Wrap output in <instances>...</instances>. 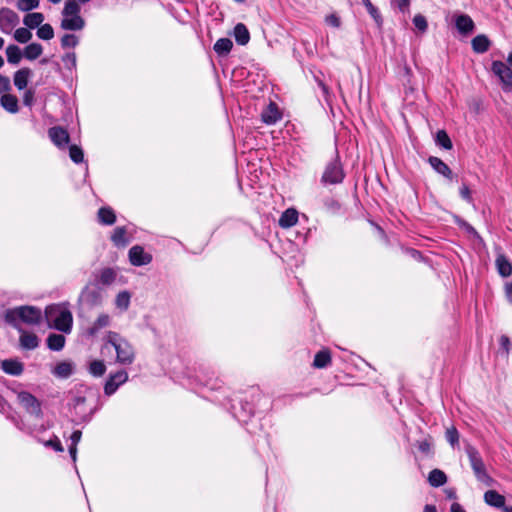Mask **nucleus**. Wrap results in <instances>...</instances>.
Wrapping results in <instances>:
<instances>
[{
    "mask_svg": "<svg viewBox=\"0 0 512 512\" xmlns=\"http://www.w3.org/2000/svg\"><path fill=\"white\" fill-rule=\"evenodd\" d=\"M106 371V366L101 360H94L89 365V372L95 377H100L104 375Z\"/></svg>",
    "mask_w": 512,
    "mask_h": 512,
    "instance_id": "a19ab883",
    "label": "nucleus"
},
{
    "mask_svg": "<svg viewBox=\"0 0 512 512\" xmlns=\"http://www.w3.org/2000/svg\"><path fill=\"white\" fill-rule=\"evenodd\" d=\"M112 351L116 355L115 361L121 365H131L136 357L133 345L125 337L117 332L109 331L104 338L101 352L109 354Z\"/></svg>",
    "mask_w": 512,
    "mask_h": 512,
    "instance_id": "f257e3e1",
    "label": "nucleus"
},
{
    "mask_svg": "<svg viewBox=\"0 0 512 512\" xmlns=\"http://www.w3.org/2000/svg\"><path fill=\"white\" fill-rule=\"evenodd\" d=\"M61 15L60 27L63 30L81 31L86 26V21L81 16V6L77 0H66Z\"/></svg>",
    "mask_w": 512,
    "mask_h": 512,
    "instance_id": "20e7f679",
    "label": "nucleus"
},
{
    "mask_svg": "<svg viewBox=\"0 0 512 512\" xmlns=\"http://www.w3.org/2000/svg\"><path fill=\"white\" fill-rule=\"evenodd\" d=\"M43 52V48L39 43H31L27 45L23 51V56L28 60L37 59Z\"/></svg>",
    "mask_w": 512,
    "mask_h": 512,
    "instance_id": "e433bc0d",
    "label": "nucleus"
},
{
    "mask_svg": "<svg viewBox=\"0 0 512 512\" xmlns=\"http://www.w3.org/2000/svg\"><path fill=\"white\" fill-rule=\"evenodd\" d=\"M78 300L89 307H96L102 304L103 296L100 289L85 286L82 289Z\"/></svg>",
    "mask_w": 512,
    "mask_h": 512,
    "instance_id": "9d476101",
    "label": "nucleus"
},
{
    "mask_svg": "<svg viewBox=\"0 0 512 512\" xmlns=\"http://www.w3.org/2000/svg\"><path fill=\"white\" fill-rule=\"evenodd\" d=\"M127 380L128 373L125 370H119L114 374H110L104 386L105 394L111 396L117 391L118 387L127 382Z\"/></svg>",
    "mask_w": 512,
    "mask_h": 512,
    "instance_id": "9b49d317",
    "label": "nucleus"
},
{
    "mask_svg": "<svg viewBox=\"0 0 512 512\" xmlns=\"http://www.w3.org/2000/svg\"><path fill=\"white\" fill-rule=\"evenodd\" d=\"M484 501L487 505L502 508L505 507V497L495 490H488L484 493Z\"/></svg>",
    "mask_w": 512,
    "mask_h": 512,
    "instance_id": "aec40b11",
    "label": "nucleus"
},
{
    "mask_svg": "<svg viewBox=\"0 0 512 512\" xmlns=\"http://www.w3.org/2000/svg\"><path fill=\"white\" fill-rule=\"evenodd\" d=\"M492 72L499 78L502 88L505 91H512V70L502 61H493Z\"/></svg>",
    "mask_w": 512,
    "mask_h": 512,
    "instance_id": "6e6552de",
    "label": "nucleus"
},
{
    "mask_svg": "<svg viewBox=\"0 0 512 512\" xmlns=\"http://www.w3.org/2000/svg\"><path fill=\"white\" fill-rule=\"evenodd\" d=\"M6 406V402L4 398L0 395V412H4Z\"/></svg>",
    "mask_w": 512,
    "mask_h": 512,
    "instance_id": "774afa93",
    "label": "nucleus"
},
{
    "mask_svg": "<svg viewBox=\"0 0 512 512\" xmlns=\"http://www.w3.org/2000/svg\"><path fill=\"white\" fill-rule=\"evenodd\" d=\"M44 317L50 328L64 334H70L73 327V315L68 302L48 305L44 311Z\"/></svg>",
    "mask_w": 512,
    "mask_h": 512,
    "instance_id": "f03ea898",
    "label": "nucleus"
},
{
    "mask_svg": "<svg viewBox=\"0 0 512 512\" xmlns=\"http://www.w3.org/2000/svg\"><path fill=\"white\" fill-rule=\"evenodd\" d=\"M69 453H70V456H71L73 462H75L76 458H77V446L70 445Z\"/></svg>",
    "mask_w": 512,
    "mask_h": 512,
    "instance_id": "69168bd1",
    "label": "nucleus"
},
{
    "mask_svg": "<svg viewBox=\"0 0 512 512\" xmlns=\"http://www.w3.org/2000/svg\"><path fill=\"white\" fill-rule=\"evenodd\" d=\"M130 302H131V293L124 290V291L119 292L116 295L114 304H115V307L120 312H125L128 310V308L130 306Z\"/></svg>",
    "mask_w": 512,
    "mask_h": 512,
    "instance_id": "c85d7f7f",
    "label": "nucleus"
},
{
    "mask_svg": "<svg viewBox=\"0 0 512 512\" xmlns=\"http://www.w3.org/2000/svg\"><path fill=\"white\" fill-rule=\"evenodd\" d=\"M455 27L462 35H468L475 29L472 18L467 14H459L454 16Z\"/></svg>",
    "mask_w": 512,
    "mask_h": 512,
    "instance_id": "4468645a",
    "label": "nucleus"
},
{
    "mask_svg": "<svg viewBox=\"0 0 512 512\" xmlns=\"http://www.w3.org/2000/svg\"><path fill=\"white\" fill-rule=\"evenodd\" d=\"M0 367L3 372L12 376H19L23 373L24 370L23 363L17 359L2 360Z\"/></svg>",
    "mask_w": 512,
    "mask_h": 512,
    "instance_id": "f3484780",
    "label": "nucleus"
},
{
    "mask_svg": "<svg viewBox=\"0 0 512 512\" xmlns=\"http://www.w3.org/2000/svg\"><path fill=\"white\" fill-rule=\"evenodd\" d=\"M423 512H437V510L434 505H426L423 509Z\"/></svg>",
    "mask_w": 512,
    "mask_h": 512,
    "instance_id": "338daca9",
    "label": "nucleus"
},
{
    "mask_svg": "<svg viewBox=\"0 0 512 512\" xmlns=\"http://www.w3.org/2000/svg\"><path fill=\"white\" fill-rule=\"evenodd\" d=\"M62 62L66 69L72 71L77 66V58L74 52H67L62 56Z\"/></svg>",
    "mask_w": 512,
    "mask_h": 512,
    "instance_id": "c03bdc74",
    "label": "nucleus"
},
{
    "mask_svg": "<svg viewBox=\"0 0 512 512\" xmlns=\"http://www.w3.org/2000/svg\"><path fill=\"white\" fill-rule=\"evenodd\" d=\"M110 316L108 314H100L89 328V334L95 335L100 329L109 326Z\"/></svg>",
    "mask_w": 512,
    "mask_h": 512,
    "instance_id": "f704fd0d",
    "label": "nucleus"
},
{
    "mask_svg": "<svg viewBox=\"0 0 512 512\" xmlns=\"http://www.w3.org/2000/svg\"><path fill=\"white\" fill-rule=\"evenodd\" d=\"M43 21L44 15L40 12L28 13L23 19V23L30 29L39 28Z\"/></svg>",
    "mask_w": 512,
    "mask_h": 512,
    "instance_id": "473e14b6",
    "label": "nucleus"
},
{
    "mask_svg": "<svg viewBox=\"0 0 512 512\" xmlns=\"http://www.w3.org/2000/svg\"><path fill=\"white\" fill-rule=\"evenodd\" d=\"M0 105L9 113L18 112V99L12 94H3L0 98Z\"/></svg>",
    "mask_w": 512,
    "mask_h": 512,
    "instance_id": "bb28decb",
    "label": "nucleus"
},
{
    "mask_svg": "<svg viewBox=\"0 0 512 512\" xmlns=\"http://www.w3.org/2000/svg\"><path fill=\"white\" fill-rule=\"evenodd\" d=\"M7 60L11 64H18L23 56L21 49L16 45H9L6 48Z\"/></svg>",
    "mask_w": 512,
    "mask_h": 512,
    "instance_id": "4c0bfd02",
    "label": "nucleus"
},
{
    "mask_svg": "<svg viewBox=\"0 0 512 512\" xmlns=\"http://www.w3.org/2000/svg\"><path fill=\"white\" fill-rule=\"evenodd\" d=\"M19 23L18 15L9 8L0 9V30L4 34H10Z\"/></svg>",
    "mask_w": 512,
    "mask_h": 512,
    "instance_id": "1a4fd4ad",
    "label": "nucleus"
},
{
    "mask_svg": "<svg viewBox=\"0 0 512 512\" xmlns=\"http://www.w3.org/2000/svg\"><path fill=\"white\" fill-rule=\"evenodd\" d=\"M37 36L42 40H50L54 37V30L50 24H43L37 30Z\"/></svg>",
    "mask_w": 512,
    "mask_h": 512,
    "instance_id": "37998d69",
    "label": "nucleus"
},
{
    "mask_svg": "<svg viewBox=\"0 0 512 512\" xmlns=\"http://www.w3.org/2000/svg\"><path fill=\"white\" fill-rule=\"evenodd\" d=\"M465 450L476 479L486 486H492L494 484V480L488 474L479 451L471 445H468Z\"/></svg>",
    "mask_w": 512,
    "mask_h": 512,
    "instance_id": "39448f33",
    "label": "nucleus"
},
{
    "mask_svg": "<svg viewBox=\"0 0 512 512\" xmlns=\"http://www.w3.org/2000/svg\"><path fill=\"white\" fill-rule=\"evenodd\" d=\"M17 400L29 414L37 418L42 417L41 403L31 393L26 391H20L19 393H17Z\"/></svg>",
    "mask_w": 512,
    "mask_h": 512,
    "instance_id": "0eeeda50",
    "label": "nucleus"
},
{
    "mask_svg": "<svg viewBox=\"0 0 512 512\" xmlns=\"http://www.w3.org/2000/svg\"><path fill=\"white\" fill-rule=\"evenodd\" d=\"M450 512H466L464 508L457 502L452 503Z\"/></svg>",
    "mask_w": 512,
    "mask_h": 512,
    "instance_id": "0e129e2a",
    "label": "nucleus"
},
{
    "mask_svg": "<svg viewBox=\"0 0 512 512\" xmlns=\"http://www.w3.org/2000/svg\"><path fill=\"white\" fill-rule=\"evenodd\" d=\"M61 47L66 49V48H74L78 45L79 43V38L78 36L74 35V34H64L62 37H61Z\"/></svg>",
    "mask_w": 512,
    "mask_h": 512,
    "instance_id": "79ce46f5",
    "label": "nucleus"
},
{
    "mask_svg": "<svg viewBox=\"0 0 512 512\" xmlns=\"http://www.w3.org/2000/svg\"><path fill=\"white\" fill-rule=\"evenodd\" d=\"M413 24L421 32H425L427 30V28H428L427 20L421 14H417V15L414 16Z\"/></svg>",
    "mask_w": 512,
    "mask_h": 512,
    "instance_id": "8fccbe9b",
    "label": "nucleus"
},
{
    "mask_svg": "<svg viewBox=\"0 0 512 512\" xmlns=\"http://www.w3.org/2000/svg\"><path fill=\"white\" fill-rule=\"evenodd\" d=\"M81 436H82V433L80 430H75L71 436H70V440H71V445H74V446H77L78 443L80 442L81 440Z\"/></svg>",
    "mask_w": 512,
    "mask_h": 512,
    "instance_id": "680f3d73",
    "label": "nucleus"
},
{
    "mask_svg": "<svg viewBox=\"0 0 512 512\" xmlns=\"http://www.w3.org/2000/svg\"><path fill=\"white\" fill-rule=\"evenodd\" d=\"M262 121L266 124H275L280 118L281 114L275 103H270L261 114Z\"/></svg>",
    "mask_w": 512,
    "mask_h": 512,
    "instance_id": "6ab92c4d",
    "label": "nucleus"
},
{
    "mask_svg": "<svg viewBox=\"0 0 512 512\" xmlns=\"http://www.w3.org/2000/svg\"><path fill=\"white\" fill-rule=\"evenodd\" d=\"M446 440L450 443L452 447L458 444L459 442V433L454 426H451L446 429Z\"/></svg>",
    "mask_w": 512,
    "mask_h": 512,
    "instance_id": "09e8293b",
    "label": "nucleus"
},
{
    "mask_svg": "<svg viewBox=\"0 0 512 512\" xmlns=\"http://www.w3.org/2000/svg\"><path fill=\"white\" fill-rule=\"evenodd\" d=\"M362 4L365 6L367 12L373 18L375 23L380 27L382 25L383 19L379 10L371 3L370 0H362Z\"/></svg>",
    "mask_w": 512,
    "mask_h": 512,
    "instance_id": "58836bf2",
    "label": "nucleus"
},
{
    "mask_svg": "<svg viewBox=\"0 0 512 512\" xmlns=\"http://www.w3.org/2000/svg\"><path fill=\"white\" fill-rule=\"evenodd\" d=\"M51 141L59 148H64L69 142L68 132L61 127H52L48 131Z\"/></svg>",
    "mask_w": 512,
    "mask_h": 512,
    "instance_id": "dca6fc26",
    "label": "nucleus"
},
{
    "mask_svg": "<svg viewBox=\"0 0 512 512\" xmlns=\"http://www.w3.org/2000/svg\"><path fill=\"white\" fill-rule=\"evenodd\" d=\"M331 362V354L328 349H322L316 353L313 361V367L322 369L327 367Z\"/></svg>",
    "mask_w": 512,
    "mask_h": 512,
    "instance_id": "7c9ffc66",
    "label": "nucleus"
},
{
    "mask_svg": "<svg viewBox=\"0 0 512 512\" xmlns=\"http://www.w3.org/2000/svg\"><path fill=\"white\" fill-rule=\"evenodd\" d=\"M233 47V43L229 38H220L214 44V51L220 55H227Z\"/></svg>",
    "mask_w": 512,
    "mask_h": 512,
    "instance_id": "c9c22d12",
    "label": "nucleus"
},
{
    "mask_svg": "<svg viewBox=\"0 0 512 512\" xmlns=\"http://www.w3.org/2000/svg\"><path fill=\"white\" fill-rule=\"evenodd\" d=\"M47 347L52 351H61L66 343L65 336L62 334L51 333L46 339Z\"/></svg>",
    "mask_w": 512,
    "mask_h": 512,
    "instance_id": "a878e982",
    "label": "nucleus"
},
{
    "mask_svg": "<svg viewBox=\"0 0 512 512\" xmlns=\"http://www.w3.org/2000/svg\"><path fill=\"white\" fill-rule=\"evenodd\" d=\"M233 35H234L236 42L239 45H246L250 40V33H249L247 27L242 23H238L234 27Z\"/></svg>",
    "mask_w": 512,
    "mask_h": 512,
    "instance_id": "c756f323",
    "label": "nucleus"
},
{
    "mask_svg": "<svg viewBox=\"0 0 512 512\" xmlns=\"http://www.w3.org/2000/svg\"><path fill=\"white\" fill-rule=\"evenodd\" d=\"M31 71L28 68H22L16 71L14 75V85L19 89L23 90L27 87Z\"/></svg>",
    "mask_w": 512,
    "mask_h": 512,
    "instance_id": "2f4dec72",
    "label": "nucleus"
},
{
    "mask_svg": "<svg viewBox=\"0 0 512 512\" xmlns=\"http://www.w3.org/2000/svg\"><path fill=\"white\" fill-rule=\"evenodd\" d=\"M495 266L501 277L507 278L512 275V263L504 254H497Z\"/></svg>",
    "mask_w": 512,
    "mask_h": 512,
    "instance_id": "a211bd4d",
    "label": "nucleus"
},
{
    "mask_svg": "<svg viewBox=\"0 0 512 512\" xmlns=\"http://www.w3.org/2000/svg\"><path fill=\"white\" fill-rule=\"evenodd\" d=\"M471 45L475 53L482 54L488 51L491 42L486 35L480 34L472 39Z\"/></svg>",
    "mask_w": 512,
    "mask_h": 512,
    "instance_id": "393cba45",
    "label": "nucleus"
},
{
    "mask_svg": "<svg viewBox=\"0 0 512 512\" xmlns=\"http://www.w3.org/2000/svg\"><path fill=\"white\" fill-rule=\"evenodd\" d=\"M32 38V33L27 28H18L14 32V39L19 43H27Z\"/></svg>",
    "mask_w": 512,
    "mask_h": 512,
    "instance_id": "a18cd8bd",
    "label": "nucleus"
},
{
    "mask_svg": "<svg viewBox=\"0 0 512 512\" xmlns=\"http://www.w3.org/2000/svg\"><path fill=\"white\" fill-rule=\"evenodd\" d=\"M428 482L433 487H440L447 482V476L442 470L433 469L429 473Z\"/></svg>",
    "mask_w": 512,
    "mask_h": 512,
    "instance_id": "72a5a7b5",
    "label": "nucleus"
},
{
    "mask_svg": "<svg viewBox=\"0 0 512 512\" xmlns=\"http://www.w3.org/2000/svg\"><path fill=\"white\" fill-rule=\"evenodd\" d=\"M457 223L459 224V226L463 227L468 233L473 234V235H477L476 230L469 223H467L466 221H464V220H457Z\"/></svg>",
    "mask_w": 512,
    "mask_h": 512,
    "instance_id": "052dcab7",
    "label": "nucleus"
},
{
    "mask_svg": "<svg viewBox=\"0 0 512 512\" xmlns=\"http://www.w3.org/2000/svg\"><path fill=\"white\" fill-rule=\"evenodd\" d=\"M40 0H18L17 8L21 11H30L39 6Z\"/></svg>",
    "mask_w": 512,
    "mask_h": 512,
    "instance_id": "de8ad7c7",
    "label": "nucleus"
},
{
    "mask_svg": "<svg viewBox=\"0 0 512 512\" xmlns=\"http://www.w3.org/2000/svg\"><path fill=\"white\" fill-rule=\"evenodd\" d=\"M132 231L127 226L116 227L111 234V241L117 248H125L131 241Z\"/></svg>",
    "mask_w": 512,
    "mask_h": 512,
    "instance_id": "f8f14e48",
    "label": "nucleus"
},
{
    "mask_svg": "<svg viewBox=\"0 0 512 512\" xmlns=\"http://www.w3.org/2000/svg\"><path fill=\"white\" fill-rule=\"evenodd\" d=\"M401 12H406L410 6V0H395L394 1Z\"/></svg>",
    "mask_w": 512,
    "mask_h": 512,
    "instance_id": "bf43d9fd",
    "label": "nucleus"
},
{
    "mask_svg": "<svg viewBox=\"0 0 512 512\" xmlns=\"http://www.w3.org/2000/svg\"><path fill=\"white\" fill-rule=\"evenodd\" d=\"M344 176L342 165L338 157H336L327 164L322 175V182L324 184H338L343 181Z\"/></svg>",
    "mask_w": 512,
    "mask_h": 512,
    "instance_id": "423d86ee",
    "label": "nucleus"
},
{
    "mask_svg": "<svg viewBox=\"0 0 512 512\" xmlns=\"http://www.w3.org/2000/svg\"><path fill=\"white\" fill-rule=\"evenodd\" d=\"M33 101H34V92L32 90H27L23 96V103L26 106H31L33 104Z\"/></svg>",
    "mask_w": 512,
    "mask_h": 512,
    "instance_id": "13d9d810",
    "label": "nucleus"
},
{
    "mask_svg": "<svg viewBox=\"0 0 512 512\" xmlns=\"http://www.w3.org/2000/svg\"><path fill=\"white\" fill-rule=\"evenodd\" d=\"M428 162L437 173L443 175L448 179L452 178L451 169L440 158L431 156L429 157Z\"/></svg>",
    "mask_w": 512,
    "mask_h": 512,
    "instance_id": "b1692460",
    "label": "nucleus"
},
{
    "mask_svg": "<svg viewBox=\"0 0 512 512\" xmlns=\"http://www.w3.org/2000/svg\"><path fill=\"white\" fill-rule=\"evenodd\" d=\"M20 333V346L26 350H34L39 346V338L32 332L24 331L22 328L17 329Z\"/></svg>",
    "mask_w": 512,
    "mask_h": 512,
    "instance_id": "2eb2a0df",
    "label": "nucleus"
},
{
    "mask_svg": "<svg viewBox=\"0 0 512 512\" xmlns=\"http://www.w3.org/2000/svg\"><path fill=\"white\" fill-rule=\"evenodd\" d=\"M459 193L463 200L467 201L468 203H473L471 191L466 184H462Z\"/></svg>",
    "mask_w": 512,
    "mask_h": 512,
    "instance_id": "864d4df0",
    "label": "nucleus"
},
{
    "mask_svg": "<svg viewBox=\"0 0 512 512\" xmlns=\"http://www.w3.org/2000/svg\"><path fill=\"white\" fill-rule=\"evenodd\" d=\"M74 365L70 361L59 362L52 370L54 376L66 379L73 373Z\"/></svg>",
    "mask_w": 512,
    "mask_h": 512,
    "instance_id": "5701e85b",
    "label": "nucleus"
},
{
    "mask_svg": "<svg viewBox=\"0 0 512 512\" xmlns=\"http://www.w3.org/2000/svg\"><path fill=\"white\" fill-rule=\"evenodd\" d=\"M116 277L117 272L113 268H104L99 272L97 280L99 284L109 286L115 282Z\"/></svg>",
    "mask_w": 512,
    "mask_h": 512,
    "instance_id": "cd10ccee",
    "label": "nucleus"
},
{
    "mask_svg": "<svg viewBox=\"0 0 512 512\" xmlns=\"http://www.w3.org/2000/svg\"><path fill=\"white\" fill-rule=\"evenodd\" d=\"M44 445L46 447H51L53 448L55 451L57 452H63L64 451V448L59 440V438L57 436H54L52 439L44 442Z\"/></svg>",
    "mask_w": 512,
    "mask_h": 512,
    "instance_id": "3c124183",
    "label": "nucleus"
},
{
    "mask_svg": "<svg viewBox=\"0 0 512 512\" xmlns=\"http://www.w3.org/2000/svg\"><path fill=\"white\" fill-rule=\"evenodd\" d=\"M298 221V212L293 208L285 210L279 218V225L282 228H290Z\"/></svg>",
    "mask_w": 512,
    "mask_h": 512,
    "instance_id": "4be33fe9",
    "label": "nucleus"
},
{
    "mask_svg": "<svg viewBox=\"0 0 512 512\" xmlns=\"http://www.w3.org/2000/svg\"><path fill=\"white\" fill-rule=\"evenodd\" d=\"M505 297L512 304V282H507L504 287Z\"/></svg>",
    "mask_w": 512,
    "mask_h": 512,
    "instance_id": "e2e57ef3",
    "label": "nucleus"
},
{
    "mask_svg": "<svg viewBox=\"0 0 512 512\" xmlns=\"http://www.w3.org/2000/svg\"><path fill=\"white\" fill-rule=\"evenodd\" d=\"M499 344L501 349L504 351L505 355L507 356L510 351L511 342L510 339L506 335H502L499 339Z\"/></svg>",
    "mask_w": 512,
    "mask_h": 512,
    "instance_id": "6e6d98bb",
    "label": "nucleus"
},
{
    "mask_svg": "<svg viewBox=\"0 0 512 512\" xmlns=\"http://www.w3.org/2000/svg\"><path fill=\"white\" fill-rule=\"evenodd\" d=\"M325 23L329 26L339 28L341 25V20L338 15H336L335 13H332L325 17Z\"/></svg>",
    "mask_w": 512,
    "mask_h": 512,
    "instance_id": "603ef678",
    "label": "nucleus"
},
{
    "mask_svg": "<svg viewBox=\"0 0 512 512\" xmlns=\"http://www.w3.org/2000/svg\"><path fill=\"white\" fill-rule=\"evenodd\" d=\"M129 261L133 266H144L152 261V256L146 253L143 247L135 245L129 250Z\"/></svg>",
    "mask_w": 512,
    "mask_h": 512,
    "instance_id": "ddd939ff",
    "label": "nucleus"
},
{
    "mask_svg": "<svg viewBox=\"0 0 512 512\" xmlns=\"http://www.w3.org/2000/svg\"><path fill=\"white\" fill-rule=\"evenodd\" d=\"M69 156H70L71 160L77 164L83 162V158H84L83 151L77 145L70 146Z\"/></svg>",
    "mask_w": 512,
    "mask_h": 512,
    "instance_id": "49530a36",
    "label": "nucleus"
},
{
    "mask_svg": "<svg viewBox=\"0 0 512 512\" xmlns=\"http://www.w3.org/2000/svg\"><path fill=\"white\" fill-rule=\"evenodd\" d=\"M436 144L446 150L452 148V142L448 134L444 130H439L435 138Z\"/></svg>",
    "mask_w": 512,
    "mask_h": 512,
    "instance_id": "ea45409f",
    "label": "nucleus"
},
{
    "mask_svg": "<svg viewBox=\"0 0 512 512\" xmlns=\"http://www.w3.org/2000/svg\"><path fill=\"white\" fill-rule=\"evenodd\" d=\"M98 222L102 225H113L116 222V214L111 207H101L97 212Z\"/></svg>",
    "mask_w": 512,
    "mask_h": 512,
    "instance_id": "412c9836",
    "label": "nucleus"
},
{
    "mask_svg": "<svg viewBox=\"0 0 512 512\" xmlns=\"http://www.w3.org/2000/svg\"><path fill=\"white\" fill-rule=\"evenodd\" d=\"M418 449L423 454L429 455L432 452V443L429 440H423L418 443Z\"/></svg>",
    "mask_w": 512,
    "mask_h": 512,
    "instance_id": "5fc2aeb1",
    "label": "nucleus"
},
{
    "mask_svg": "<svg viewBox=\"0 0 512 512\" xmlns=\"http://www.w3.org/2000/svg\"><path fill=\"white\" fill-rule=\"evenodd\" d=\"M10 89V80L8 77L0 75V94Z\"/></svg>",
    "mask_w": 512,
    "mask_h": 512,
    "instance_id": "4d7b16f0",
    "label": "nucleus"
},
{
    "mask_svg": "<svg viewBox=\"0 0 512 512\" xmlns=\"http://www.w3.org/2000/svg\"><path fill=\"white\" fill-rule=\"evenodd\" d=\"M5 321L16 329L20 324L37 325L41 322L43 314L41 309L35 306H18L5 311Z\"/></svg>",
    "mask_w": 512,
    "mask_h": 512,
    "instance_id": "7ed1b4c3",
    "label": "nucleus"
}]
</instances>
